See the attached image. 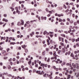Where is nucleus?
I'll use <instances>...</instances> for the list:
<instances>
[{"label": "nucleus", "mask_w": 79, "mask_h": 79, "mask_svg": "<svg viewBox=\"0 0 79 79\" xmlns=\"http://www.w3.org/2000/svg\"><path fill=\"white\" fill-rule=\"evenodd\" d=\"M51 74L50 75H49L48 74H46V73L44 74L43 75V77H45L46 75H47V77H49V78L50 79H52V75L53 74V73L52 72H50Z\"/></svg>", "instance_id": "obj_1"}, {"label": "nucleus", "mask_w": 79, "mask_h": 79, "mask_svg": "<svg viewBox=\"0 0 79 79\" xmlns=\"http://www.w3.org/2000/svg\"><path fill=\"white\" fill-rule=\"evenodd\" d=\"M20 22H21V23H20V22H18V23H17V25H18V26H19L20 25H23L24 23L23 20L22 19H20Z\"/></svg>", "instance_id": "obj_2"}, {"label": "nucleus", "mask_w": 79, "mask_h": 79, "mask_svg": "<svg viewBox=\"0 0 79 79\" xmlns=\"http://www.w3.org/2000/svg\"><path fill=\"white\" fill-rule=\"evenodd\" d=\"M36 73L40 75L44 74V72H43V71H42V72H41L40 71H36Z\"/></svg>", "instance_id": "obj_3"}, {"label": "nucleus", "mask_w": 79, "mask_h": 79, "mask_svg": "<svg viewBox=\"0 0 79 79\" xmlns=\"http://www.w3.org/2000/svg\"><path fill=\"white\" fill-rule=\"evenodd\" d=\"M55 16H58L59 17H63L64 16V14H58L57 13L55 14Z\"/></svg>", "instance_id": "obj_4"}, {"label": "nucleus", "mask_w": 79, "mask_h": 79, "mask_svg": "<svg viewBox=\"0 0 79 79\" xmlns=\"http://www.w3.org/2000/svg\"><path fill=\"white\" fill-rule=\"evenodd\" d=\"M40 66H42L43 67V68L44 69V68L45 67H47L48 66V65L47 64H43V63H41V64H40Z\"/></svg>", "instance_id": "obj_5"}, {"label": "nucleus", "mask_w": 79, "mask_h": 79, "mask_svg": "<svg viewBox=\"0 0 79 79\" xmlns=\"http://www.w3.org/2000/svg\"><path fill=\"white\" fill-rule=\"evenodd\" d=\"M72 66H73V67H74V68H77V69H79V66H78V64H76L75 65L73 64Z\"/></svg>", "instance_id": "obj_6"}, {"label": "nucleus", "mask_w": 79, "mask_h": 79, "mask_svg": "<svg viewBox=\"0 0 79 79\" xmlns=\"http://www.w3.org/2000/svg\"><path fill=\"white\" fill-rule=\"evenodd\" d=\"M69 30L68 31V33H70V32H72L73 33H74L75 32H76V30L73 29L72 30H71V28H69Z\"/></svg>", "instance_id": "obj_7"}, {"label": "nucleus", "mask_w": 79, "mask_h": 79, "mask_svg": "<svg viewBox=\"0 0 79 79\" xmlns=\"http://www.w3.org/2000/svg\"><path fill=\"white\" fill-rule=\"evenodd\" d=\"M59 41H61L62 42L64 43V38L61 37H59Z\"/></svg>", "instance_id": "obj_8"}, {"label": "nucleus", "mask_w": 79, "mask_h": 79, "mask_svg": "<svg viewBox=\"0 0 79 79\" xmlns=\"http://www.w3.org/2000/svg\"><path fill=\"white\" fill-rule=\"evenodd\" d=\"M53 69H54L55 70H56V71H58V70H59L60 71L61 70V69L60 68H59V69L56 68L55 66H53Z\"/></svg>", "instance_id": "obj_9"}, {"label": "nucleus", "mask_w": 79, "mask_h": 79, "mask_svg": "<svg viewBox=\"0 0 79 79\" xmlns=\"http://www.w3.org/2000/svg\"><path fill=\"white\" fill-rule=\"evenodd\" d=\"M76 47H79V43H76V45H74L73 46V48H76Z\"/></svg>", "instance_id": "obj_10"}, {"label": "nucleus", "mask_w": 79, "mask_h": 79, "mask_svg": "<svg viewBox=\"0 0 79 79\" xmlns=\"http://www.w3.org/2000/svg\"><path fill=\"white\" fill-rule=\"evenodd\" d=\"M19 8H18L17 7H15V10H16V12H17V13L18 14V15L20 14V11L18 10V9Z\"/></svg>", "instance_id": "obj_11"}, {"label": "nucleus", "mask_w": 79, "mask_h": 79, "mask_svg": "<svg viewBox=\"0 0 79 79\" xmlns=\"http://www.w3.org/2000/svg\"><path fill=\"white\" fill-rule=\"evenodd\" d=\"M47 19V17H43L42 16L41 17V20H46V19Z\"/></svg>", "instance_id": "obj_12"}, {"label": "nucleus", "mask_w": 79, "mask_h": 79, "mask_svg": "<svg viewBox=\"0 0 79 79\" xmlns=\"http://www.w3.org/2000/svg\"><path fill=\"white\" fill-rule=\"evenodd\" d=\"M56 45H54V47H53V46H51V49H52L53 48V49H55L56 48Z\"/></svg>", "instance_id": "obj_13"}, {"label": "nucleus", "mask_w": 79, "mask_h": 79, "mask_svg": "<svg viewBox=\"0 0 79 79\" xmlns=\"http://www.w3.org/2000/svg\"><path fill=\"white\" fill-rule=\"evenodd\" d=\"M33 35H34V32L33 31L31 32V33H30L29 34V35H30V36H31V37H33Z\"/></svg>", "instance_id": "obj_14"}, {"label": "nucleus", "mask_w": 79, "mask_h": 79, "mask_svg": "<svg viewBox=\"0 0 79 79\" xmlns=\"http://www.w3.org/2000/svg\"><path fill=\"white\" fill-rule=\"evenodd\" d=\"M2 21H5V23H7L8 20H7V19H2Z\"/></svg>", "instance_id": "obj_15"}, {"label": "nucleus", "mask_w": 79, "mask_h": 79, "mask_svg": "<svg viewBox=\"0 0 79 79\" xmlns=\"http://www.w3.org/2000/svg\"><path fill=\"white\" fill-rule=\"evenodd\" d=\"M6 40H8V39H10V40H12V39H13V38H12V37H10V38H8V37H6Z\"/></svg>", "instance_id": "obj_16"}, {"label": "nucleus", "mask_w": 79, "mask_h": 79, "mask_svg": "<svg viewBox=\"0 0 79 79\" xmlns=\"http://www.w3.org/2000/svg\"><path fill=\"white\" fill-rule=\"evenodd\" d=\"M53 56H54L55 57H57V56L56 54V52L54 51L53 52V54H52Z\"/></svg>", "instance_id": "obj_17"}, {"label": "nucleus", "mask_w": 79, "mask_h": 79, "mask_svg": "<svg viewBox=\"0 0 79 79\" xmlns=\"http://www.w3.org/2000/svg\"><path fill=\"white\" fill-rule=\"evenodd\" d=\"M53 10H52L50 11H47V12H49V14H50V15H51L52 14H53Z\"/></svg>", "instance_id": "obj_18"}, {"label": "nucleus", "mask_w": 79, "mask_h": 79, "mask_svg": "<svg viewBox=\"0 0 79 79\" xmlns=\"http://www.w3.org/2000/svg\"><path fill=\"white\" fill-rule=\"evenodd\" d=\"M56 57L57 56H55L54 57H51V60H53L54 59L55 60H56Z\"/></svg>", "instance_id": "obj_19"}, {"label": "nucleus", "mask_w": 79, "mask_h": 79, "mask_svg": "<svg viewBox=\"0 0 79 79\" xmlns=\"http://www.w3.org/2000/svg\"><path fill=\"white\" fill-rule=\"evenodd\" d=\"M26 46L25 45H21V47H22V48H23V49H25V48H26Z\"/></svg>", "instance_id": "obj_20"}, {"label": "nucleus", "mask_w": 79, "mask_h": 79, "mask_svg": "<svg viewBox=\"0 0 79 79\" xmlns=\"http://www.w3.org/2000/svg\"><path fill=\"white\" fill-rule=\"evenodd\" d=\"M16 44L15 43V42H10V45H14L15 44Z\"/></svg>", "instance_id": "obj_21"}, {"label": "nucleus", "mask_w": 79, "mask_h": 79, "mask_svg": "<svg viewBox=\"0 0 79 79\" xmlns=\"http://www.w3.org/2000/svg\"><path fill=\"white\" fill-rule=\"evenodd\" d=\"M49 40H49L48 39H47V43H48L47 44H48V45H50V43H49Z\"/></svg>", "instance_id": "obj_22"}, {"label": "nucleus", "mask_w": 79, "mask_h": 79, "mask_svg": "<svg viewBox=\"0 0 79 79\" xmlns=\"http://www.w3.org/2000/svg\"><path fill=\"white\" fill-rule=\"evenodd\" d=\"M59 44H60V45L62 47L64 46V43H62V42H60V43Z\"/></svg>", "instance_id": "obj_23"}, {"label": "nucleus", "mask_w": 79, "mask_h": 79, "mask_svg": "<svg viewBox=\"0 0 79 79\" xmlns=\"http://www.w3.org/2000/svg\"><path fill=\"white\" fill-rule=\"evenodd\" d=\"M78 53H79V50H78L77 51H75L74 52V53L75 54H76Z\"/></svg>", "instance_id": "obj_24"}, {"label": "nucleus", "mask_w": 79, "mask_h": 79, "mask_svg": "<svg viewBox=\"0 0 79 79\" xmlns=\"http://www.w3.org/2000/svg\"><path fill=\"white\" fill-rule=\"evenodd\" d=\"M5 53H6V51H2V54H5Z\"/></svg>", "instance_id": "obj_25"}, {"label": "nucleus", "mask_w": 79, "mask_h": 79, "mask_svg": "<svg viewBox=\"0 0 79 79\" xmlns=\"http://www.w3.org/2000/svg\"><path fill=\"white\" fill-rule=\"evenodd\" d=\"M25 3V1H19V4H21V3Z\"/></svg>", "instance_id": "obj_26"}, {"label": "nucleus", "mask_w": 79, "mask_h": 79, "mask_svg": "<svg viewBox=\"0 0 79 79\" xmlns=\"http://www.w3.org/2000/svg\"><path fill=\"white\" fill-rule=\"evenodd\" d=\"M38 15H36V18H37L38 19L40 20V17H38Z\"/></svg>", "instance_id": "obj_27"}, {"label": "nucleus", "mask_w": 79, "mask_h": 79, "mask_svg": "<svg viewBox=\"0 0 79 79\" xmlns=\"http://www.w3.org/2000/svg\"><path fill=\"white\" fill-rule=\"evenodd\" d=\"M73 60L76 59V60H78V57H77L76 58H75V57H73Z\"/></svg>", "instance_id": "obj_28"}, {"label": "nucleus", "mask_w": 79, "mask_h": 79, "mask_svg": "<svg viewBox=\"0 0 79 79\" xmlns=\"http://www.w3.org/2000/svg\"><path fill=\"white\" fill-rule=\"evenodd\" d=\"M61 36H62L64 37V38L65 37V35H64V34H61Z\"/></svg>", "instance_id": "obj_29"}, {"label": "nucleus", "mask_w": 79, "mask_h": 79, "mask_svg": "<svg viewBox=\"0 0 79 79\" xmlns=\"http://www.w3.org/2000/svg\"><path fill=\"white\" fill-rule=\"evenodd\" d=\"M48 33V32H47L46 31H45L43 32V35H45V34Z\"/></svg>", "instance_id": "obj_30"}, {"label": "nucleus", "mask_w": 79, "mask_h": 79, "mask_svg": "<svg viewBox=\"0 0 79 79\" xmlns=\"http://www.w3.org/2000/svg\"><path fill=\"white\" fill-rule=\"evenodd\" d=\"M10 9L12 10V11H13L14 10V8H12V7H10Z\"/></svg>", "instance_id": "obj_31"}, {"label": "nucleus", "mask_w": 79, "mask_h": 79, "mask_svg": "<svg viewBox=\"0 0 79 79\" xmlns=\"http://www.w3.org/2000/svg\"><path fill=\"white\" fill-rule=\"evenodd\" d=\"M70 78V75H69L68 76V78L67 79H69Z\"/></svg>", "instance_id": "obj_32"}, {"label": "nucleus", "mask_w": 79, "mask_h": 79, "mask_svg": "<svg viewBox=\"0 0 79 79\" xmlns=\"http://www.w3.org/2000/svg\"><path fill=\"white\" fill-rule=\"evenodd\" d=\"M70 22V24H73V20H70V21H68Z\"/></svg>", "instance_id": "obj_33"}, {"label": "nucleus", "mask_w": 79, "mask_h": 79, "mask_svg": "<svg viewBox=\"0 0 79 79\" xmlns=\"http://www.w3.org/2000/svg\"><path fill=\"white\" fill-rule=\"evenodd\" d=\"M50 42H49V43H50L51 44H53V41L52 40H50Z\"/></svg>", "instance_id": "obj_34"}, {"label": "nucleus", "mask_w": 79, "mask_h": 79, "mask_svg": "<svg viewBox=\"0 0 79 79\" xmlns=\"http://www.w3.org/2000/svg\"><path fill=\"white\" fill-rule=\"evenodd\" d=\"M70 56L72 57H73V56H74V55L73 54V53H71V54H70Z\"/></svg>", "instance_id": "obj_35"}, {"label": "nucleus", "mask_w": 79, "mask_h": 79, "mask_svg": "<svg viewBox=\"0 0 79 79\" xmlns=\"http://www.w3.org/2000/svg\"><path fill=\"white\" fill-rule=\"evenodd\" d=\"M24 50H25V52L27 53L28 52V50L26 49H23Z\"/></svg>", "instance_id": "obj_36"}, {"label": "nucleus", "mask_w": 79, "mask_h": 79, "mask_svg": "<svg viewBox=\"0 0 79 79\" xmlns=\"http://www.w3.org/2000/svg\"><path fill=\"white\" fill-rule=\"evenodd\" d=\"M68 73H70V74H72V73H73V71H70V72H68Z\"/></svg>", "instance_id": "obj_37"}, {"label": "nucleus", "mask_w": 79, "mask_h": 79, "mask_svg": "<svg viewBox=\"0 0 79 79\" xmlns=\"http://www.w3.org/2000/svg\"><path fill=\"white\" fill-rule=\"evenodd\" d=\"M73 23V24L75 26H76L77 25V24H78V23H76V22H74V23Z\"/></svg>", "instance_id": "obj_38"}, {"label": "nucleus", "mask_w": 79, "mask_h": 79, "mask_svg": "<svg viewBox=\"0 0 79 79\" xmlns=\"http://www.w3.org/2000/svg\"><path fill=\"white\" fill-rule=\"evenodd\" d=\"M79 41V39L78 38L76 40V42Z\"/></svg>", "instance_id": "obj_39"}, {"label": "nucleus", "mask_w": 79, "mask_h": 79, "mask_svg": "<svg viewBox=\"0 0 79 79\" xmlns=\"http://www.w3.org/2000/svg\"><path fill=\"white\" fill-rule=\"evenodd\" d=\"M70 35H71V36H73L74 35H73V32L70 33Z\"/></svg>", "instance_id": "obj_40"}, {"label": "nucleus", "mask_w": 79, "mask_h": 79, "mask_svg": "<svg viewBox=\"0 0 79 79\" xmlns=\"http://www.w3.org/2000/svg\"><path fill=\"white\" fill-rule=\"evenodd\" d=\"M76 23H77V24H79V20H77V21H76Z\"/></svg>", "instance_id": "obj_41"}, {"label": "nucleus", "mask_w": 79, "mask_h": 79, "mask_svg": "<svg viewBox=\"0 0 79 79\" xmlns=\"http://www.w3.org/2000/svg\"><path fill=\"white\" fill-rule=\"evenodd\" d=\"M31 61H29V62H28V64H29L30 65L31 64Z\"/></svg>", "instance_id": "obj_42"}, {"label": "nucleus", "mask_w": 79, "mask_h": 79, "mask_svg": "<svg viewBox=\"0 0 79 79\" xmlns=\"http://www.w3.org/2000/svg\"><path fill=\"white\" fill-rule=\"evenodd\" d=\"M60 25H64V23H63V22H61L60 23Z\"/></svg>", "instance_id": "obj_43"}, {"label": "nucleus", "mask_w": 79, "mask_h": 79, "mask_svg": "<svg viewBox=\"0 0 79 79\" xmlns=\"http://www.w3.org/2000/svg\"><path fill=\"white\" fill-rule=\"evenodd\" d=\"M9 51H10V48H6V52H8Z\"/></svg>", "instance_id": "obj_44"}, {"label": "nucleus", "mask_w": 79, "mask_h": 79, "mask_svg": "<svg viewBox=\"0 0 79 79\" xmlns=\"http://www.w3.org/2000/svg\"><path fill=\"white\" fill-rule=\"evenodd\" d=\"M46 61H47V62H50V59H48V60H46Z\"/></svg>", "instance_id": "obj_45"}, {"label": "nucleus", "mask_w": 79, "mask_h": 79, "mask_svg": "<svg viewBox=\"0 0 79 79\" xmlns=\"http://www.w3.org/2000/svg\"><path fill=\"white\" fill-rule=\"evenodd\" d=\"M8 69H10L11 68V66H10V65H8Z\"/></svg>", "instance_id": "obj_46"}, {"label": "nucleus", "mask_w": 79, "mask_h": 79, "mask_svg": "<svg viewBox=\"0 0 79 79\" xmlns=\"http://www.w3.org/2000/svg\"><path fill=\"white\" fill-rule=\"evenodd\" d=\"M32 63H35V64H36V63H37V60H35L34 62Z\"/></svg>", "instance_id": "obj_47"}, {"label": "nucleus", "mask_w": 79, "mask_h": 79, "mask_svg": "<svg viewBox=\"0 0 79 79\" xmlns=\"http://www.w3.org/2000/svg\"><path fill=\"white\" fill-rule=\"evenodd\" d=\"M48 48H45V51H47V52H48Z\"/></svg>", "instance_id": "obj_48"}, {"label": "nucleus", "mask_w": 79, "mask_h": 79, "mask_svg": "<svg viewBox=\"0 0 79 79\" xmlns=\"http://www.w3.org/2000/svg\"><path fill=\"white\" fill-rule=\"evenodd\" d=\"M59 22H62V19H59Z\"/></svg>", "instance_id": "obj_49"}, {"label": "nucleus", "mask_w": 79, "mask_h": 79, "mask_svg": "<svg viewBox=\"0 0 79 79\" xmlns=\"http://www.w3.org/2000/svg\"><path fill=\"white\" fill-rule=\"evenodd\" d=\"M2 44H4V42H1L0 43V45H2Z\"/></svg>", "instance_id": "obj_50"}, {"label": "nucleus", "mask_w": 79, "mask_h": 79, "mask_svg": "<svg viewBox=\"0 0 79 79\" xmlns=\"http://www.w3.org/2000/svg\"><path fill=\"white\" fill-rule=\"evenodd\" d=\"M75 41V39H72V42H74Z\"/></svg>", "instance_id": "obj_51"}, {"label": "nucleus", "mask_w": 79, "mask_h": 79, "mask_svg": "<svg viewBox=\"0 0 79 79\" xmlns=\"http://www.w3.org/2000/svg\"><path fill=\"white\" fill-rule=\"evenodd\" d=\"M12 61H15V58H12Z\"/></svg>", "instance_id": "obj_52"}, {"label": "nucleus", "mask_w": 79, "mask_h": 79, "mask_svg": "<svg viewBox=\"0 0 79 79\" xmlns=\"http://www.w3.org/2000/svg\"><path fill=\"white\" fill-rule=\"evenodd\" d=\"M35 67L38 68V65L37 64H35Z\"/></svg>", "instance_id": "obj_53"}, {"label": "nucleus", "mask_w": 79, "mask_h": 79, "mask_svg": "<svg viewBox=\"0 0 79 79\" xmlns=\"http://www.w3.org/2000/svg\"><path fill=\"white\" fill-rule=\"evenodd\" d=\"M24 69H25L26 70H29V69L27 68H24Z\"/></svg>", "instance_id": "obj_54"}, {"label": "nucleus", "mask_w": 79, "mask_h": 79, "mask_svg": "<svg viewBox=\"0 0 79 79\" xmlns=\"http://www.w3.org/2000/svg\"><path fill=\"white\" fill-rule=\"evenodd\" d=\"M49 54H50L51 55H52L53 54V53H52V52H49Z\"/></svg>", "instance_id": "obj_55"}, {"label": "nucleus", "mask_w": 79, "mask_h": 79, "mask_svg": "<svg viewBox=\"0 0 79 79\" xmlns=\"http://www.w3.org/2000/svg\"><path fill=\"white\" fill-rule=\"evenodd\" d=\"M64 33L65 34H67V33H68V31H64Z\"/></svg>", "instance_id": "obj_56"}, {"label": "nucleus", "mask_w": 79, "mask_h": 79, "mask_svg": "<svg viewBox=\"0 0 79 79\" xmlns=\"http://www.w3.org/2000/svg\"><path fill=\"white\" fill-rule=\"evenodd\" d=\"M69 11V10L67 9V10H65V12L67 13V12H68Z\"/></svg>", "instance_id": "obj_57"}, {"label": "nucleus", "mask_w": 79, "mask_h": 79, "mask_svg": "<svg viewBox=\"0 0 79 79\" xmlns=\"http://www.w3.org/2000/svg\"><path fill=\"white\" fill-rule=\"evenodd\" d=\"M69 5H73V2H72L71 3H70V4H69Z\"/></svg>", "instance_id": "obj_58"}, {"label": "nucleus", "mask_w": 79, "mask_h": 79, "mask_svg": "<svg viewBox=\"0 0 79 79\" xmlns=\"http://www.w3.org/2000/svg\"><path fill=\"white\" fill-rule=\"evenodd\" d=\"M42 54H43V56L45 55V52L44 51L43 52Z\"/></svg>", "instance_id": "obj_59"}, {"label": "nucleus", "mask_w": 79, "mask_h": 79, "mask_svg": "<svg viewBox=\"0 0 79 79\" xmlns=\"http://www.w3.org/2000/svg\"><path fill=\"white\" fill-rule=\"evenodd\" d=\"M62 46H59V49H61V47Z\"/></svg>", "instance_id": "obj_60"}, {"label": "nucleus", "mask_w": 79, "mask_h": 79, "mask_svg": "<svg viewBox=\"0 0 79 79\" xmlns=\"http://www.w3.org/2000/svg\"><path fill=\"white\" fill-rule=\"evenodd\" d=\"M7 74V73H3V74H2V75H6Z\"/></svg>", "instance_id": "obj_61"}, {"label": "nucleus", "mask_w": 79, "mask_h": 79, "mask_svg": "<svg viewBox=\"0 0 79 79\" xmlns=\"http://www.w3.org/2000/svg\"><path fill=\"white\" fill-rule=\"evenodd\" d=\"M10 65H12L13 64L12 62H10Z\"/></svg>", "instance_id": "obj_62"}, {"label": "nucleus", "mask_w": 79, "mask_h": 79, "mask_svg": "<svg viewBox=\"0 0 79 79\" xmlns=\"http://www.w3.org/2000/svg\"><path fill=\"white\" fill-rule=\"evenodd\" d=\"M3 16H4V17H6V14H4Z\"/></svg>", "instance_id": "obj_63"}, {"label": "nucleus", "mask_w": 79, "mask_h": 79, "mask_svg": "<svg viewBox=\"0 0 79 79\" xmlns=\"http://www.w3.org/2000/svg\"><path fill=\"white\" fill-rule=\"evenodd\" d=\"M64 41L65 42V43L66 44L67 43V40H65Z\"/></svg>", "instance_id": "obj_64"}]
</instances>
